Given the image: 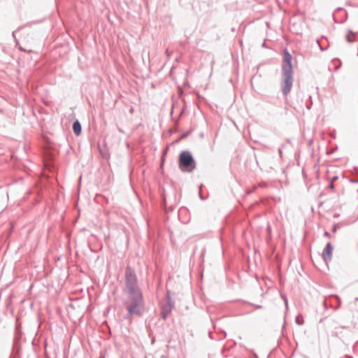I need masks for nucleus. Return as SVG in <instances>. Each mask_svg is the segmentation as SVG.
<instances>
[{"label": "nucleus", "mask_w": 358, "mask_h": 358, "mask_svg": "<svg viewBox=\"0 0 358 358\" xmlns=\"http://www.w3.org/2000/svg\"><path fill=\"white\" fill-rule=\"evenodd\" d=\"M164 304H169L171 306V307H174L175 303L172 300L171 296H170V292L167 291L166 296V303Z\"/></svg>", "instance_id": "nucleus-7"}, {"label": "nucleus", "mask_w": 358, "mask_h": 358, "mask_svg": "<svg viewBox=\"0 0 358 358\" xmlns=\"http://www.w3.org/2000/svg\"><path fill=\"white\" fill-rule=\"evenodd\" d=\"M324 307L327 308L326 301H324Z\"/></svg>", "instance_id": "nucleus-27"}, {"label": "nucleus", "mask_w": 358, "mask_h": 358, "mask_svg": "<svg viewBox=\"0 0 358 358\" xmlns=\"http://www.w3.org/2000/svg\"><path fill=\"white\" fill-rule=\"evenodd\" d=\"M338 179V176H335L333 178H331L330 182L334 183V182L337 180Z\"/></svg>", "instance_id": "nucleus-11"}, {"label": "nucleus", "mask_w": 358, "mask_h": 358, "mask_svg": "<svg viewBox=\"0 0 358 358\" xmlns=\"http://www.w3.org/2000/svg\"><path fill=\"white\" fill-rule=\"evenodd\" d=\"M349 34H354L353 31L352 30L348 31Z\"/></svg>", "instance_id": "nucleus-23"}, {"label": "nucleus", "mask_w": 358, "mask_h": 358, "mask_svg": "<svg viewBox=\"0 0 358 358\" xmlns=\"http://www.w3.org/2000/svg\"><path fill=\"white\" fill-rule=\"evenodd\" d=\"M331 296L334 297L337 301H338V303H337V305L336 306H331L330 307L331 308H334L336 310H338L341 308V298L339 297V296H338L336 294H332V295H331Z\"/></svg>", "instance_id": "nucleus-8"}, {"label": "nucleus", "mask_w": 358, "mask_h": 358, "mask_svg": "<svg viewBox=\"0 0 358 358\" xmlns=\"http://www.w3.org/2000/svg\"><path fill=\"white\" fill-rule=\"evenodd\" d=\"M338 216H339L338 214H334V217H338Z\"/></svg>", "instance_id": "nucleus-24"}, {"label": "nucleus", "mask_w": 358, "mask_h": 358, "mask_svg": "<svg viewBox=\"0 0 358 358\" xmlns=\"http://www.w3.org/2000/svg\"><path fill=\"white\" fill-rule=\"evenodd\" d=\"M173 307L169 304H161L160 306V315L163 320H166L169 315L171 313Z\"/></svg>", "instance_id": "nucleus-5"}, {"label": "nucleus", "mask_w": 358, "mask_h": 358, "mask_svg": "<svg viewBox=\"0 0 358 358\" xmlns=\"http://www.w3.org/2000/svg\"><path fill=\"white\" fill-rule=\"evenodd\" d=\"M161 358H166L165 356L162 355L161 356Z\"/></svg>", "instance_id": "nucleus-29"}, {"label": "nucleus", "mask_w": 358, "mask_h": 358, "mask_svg": "<svg viewBox=\"0 0 358 358\" xmlns=\"http://www.w3.org/2000/svg\"><path fill=\"white\" fill-rule=\"evenodd\" d=\"M337 227H338L337 224H334V225L333 226V227H332V231H333L334 233H335V232L336 231V230H337Z\"/></svg>", "instance_id": "nucleus-13"}, {"label": "nucleus", "mask_w": 358, "mask_h": 358, "mask_svg": "<svg viewBox=\"0 0 358 358\" xmlns=\"http://www.w3.org/2000/svg\"><path fill=\"white\" fill-rule=\"evenodd\" d=\"M345 39L346 41L348 42V43H352L353 42V40L349 36V35H347L345 36Z\"/></svg>", "instance_id": "nucleus-10"}, {"label": "nucleus", "mask_w": 358, "mask_h": 358, "mask_svg": "<svg viewBox=\"0 0 358 358\" xmlns=\"http://www.w3.org/2000/svg\"><path fill=\"white\" fill-rule=\"evenodd\" d=\"M262 47H266V43L265 42L263 43Z\"/></svg>", "instance_id": "nucleus-26"}, {"label": "nucleus", "mask_w": 358, "mask_h": 358, "mask_svg": "<svg viewBox=\"0 0 358 358\" xmlns=\"http://www.w3.org/2000/svg\"><path fill=\"white\" fill-rule=\"evenodd\" d=\"M199 196H200L201 199H202V200H204V199H205L202 196V194H201V192H199Z\"/></svg>", "instance_id": "nucleus-21"}, {"label": "nucleus", "mask_w": 358, "mask_h": 358, "mask_svg": "<svg viewBox=\"0 0 358 358\" xmlns=\"http://www.w3.org/2000/svg\"><path fill=\"white\" fill-rule=\"evenodd\" d=\"M255 308H257V309H260V308H262V306H261V305H255Z\"/></svg>", "instance_id": "nucleus-19"}, {"label": "nucleus", "mask_w": 358, "mask_h": 358, "mask_svg": "<svg viewBox=\"0 0 358 358\" xmlns=\"http://www.w3.org/2000/svg\"><path fill=\"white\" fill-rule=\"evenodd\" d=\"M357 192H358V189H357Z\"/></svg>", "instance_id": "nucleus-32"}, {"label": "nucleus", "mask_w": 358, "mask_h": 358, "mask_svg": "<svg viewBox=\"0 0 358 358\" xmlns=\"http://www.w3.org/2000/svg\"><path fill=\"white\" fill-rule=\"evenodd\" d=\"M324 236H326V237H331V235H330V234H329V232L325 231V232L324 233Z\"/></svg>", "instance_id": "nucleus-16"}, {"label": "nucleus", "mask_w": 358, "mask_h": 358, "mask_svg": "<svg viewBox=\"0 0 358 358\" xmlns=\"http://www.w3.org/2000/svg\"><path fill=\"white\" fill-rule=\"evenodd\" d=\"M336 10H343V8H338Z\"/></svg>", "instance_id": "nucleus-25"}, {"label": "nucleus", "mask_w": 358, "mask_h": 358, "mask_svg": "<svg viewBox=\"0 0 358 358\" xmlns=\"http://www.w3.org/2000/svg\"><path fill=\"white\" fill-rule=\"evenodd\" d=\"M349 358H352V357H350Z\"/></svg>", "instance_id": "nucleus-31"}, {"label": "nucleus", "mask_w": 358, "mask_h": 358, "mask_svg": "<svg viewBox=\"0 0 358 358\" xmlns=\"http://www.w3.org/2000/svg\"><path fill=\"white\" fill-rule=\"evenodd\" d=\"M333 250L334 248L331 243H327L325 248L322 250V257L325 262L327 263L331 260Z\"/></svg>", "instance_id": "nucleus-4"}, {"label": "nucleus", "mask_w": 358, "mask_h": 358, "mask_svg": "<svg viewBox=\"0 0 358 358\" xmlns=\"http://www.w3.org/2000/svg\"><path fill=\"white\" fill-rule=\"evenodd\" d=\"M178 165L182 172L191 173L196 168V162L188 150H183L180 152L178 158Z\"/></svg>", "instance_id": "nucleus-3"}, {"label": "nucleus", "mask_w": 358, "mask_h": 358, "mask_svg": "<svg viewBox=\"0 0 358 358\" xmlns=\"http://www.w3.org/2000/svg\"><path fill=\"white\" fill-rule=\"evenodd\" d=\"M351 182L357 183L358 182V178L357 179H352L350 180Z\"/></svg>", "instance_id": "nucleus-17"}, {"label": "nucleus", "mask_w": 358, "mask_h": 358, "mask_svg": "<svg viewBox=\"0 0 358 358\" xmlns=\"http://www.w3.org/2000/svg\"><path fill=\"white\" fill-rule=\"evenodd\" d=\"M72 128L76 136H78L81 134L82 127L81 124L78 120H76L75 122H73Z\"/></svg>", "instance_id": "nucleus-6"}, {"label": "nucleus", "mask_w": 358, "mask_h": 358, "mask_svg": "<svg viewBox=\"0 0 358 358\" xmlns=\"http://www.w3.org/2000/svg\"><path fill=\"white\" fill-rule=\"evenodd\" d=\"M125 286L126 298L124 305L127 315L124 318L128 320L134 316L142 317L145 311L144 298L135 271L129 266L125 269Z\"/></svg>", "instance_id": "nucleus-1"}, {"label": "nucleus", "mask_w": 358, "mask_h": 358, "mask_svg": "<svg viewBox=\"0 0 358 358\" xmlns=\"http://www.w3.org/2000/svg\"><path fill=\"white\" fill-rule=\"evenodd\" d=\"M292 57L287 49L283 50V60L282 63L281 89L284 96L291 91L294 82V71L292 64Z\"/></svg>", "instance_id": "nucleus-2"}, {"label": "nucleus", "mask_w": 358, "mask_h": 358, "mask_svg": "<svg viewBox=\"0 0 358 358\" xmlns=\"http://www.w3.org/2000/svg\"><path fill=\"white\" fill-rule=\"evenodd\" d=\"M166 54L167 57L170 56V53L168 50H166Z\"/></svg>", "instance_id": "nucleus-20"}, {"label": "nucleus", "mask_w": 358, "mask_h": 358, "mask_svg": "<svg viewBox=\"0 0 358 358\" xmlns=\"http://www.w3.org/2000/svg\"><path fill=\"white\" fill-rule=\"evenodd\" d=\"M329 189H334V183L330 182L329 185Z\"/></svg>", "instance_id": "nucleus-15"}, {"label": "nucleus", "mask_w": 358, "mask_h": 358, "mask_svg": "<svg viewBox=\"0 0 358 358\" xmlns=\"http://www.w3.org/2000/svg\"><path fill=\"white\" fill-rule=\"evenodd\" d=\"M20 49L22 51L26 52V50H24V49H23V48H20Z\"/></svg>", "instance_id": "nucleus-28"}, {"label": "nucleus", "mask_w": 358, "mask_h": 358, "mask_svg": "<svg viewBox=\"0 0 358 358\" xmlns=\"http://www.w3.org/2000/svg\"><path fill=\"white\" fill-rule=\"evenodd\" d=\"M282 298L285 301V306L287 307L288 303H287V299L286 296H282Z\"/></svg>", "instance_id": "nucleus-14"}, {"label": "nucleus", "mask_w": 358, "mask_h": 358, "mask_svg": "<svg viewBox=\"0 0 358 358\" xmlns=\"http://www.w3.org/2000/svg\"><path fill=\"white\" fill-rule=\"evenodd\" d=\"M354 327L358 329V321H356L354 324Z\"/></svg>", "instance_id": "nucleus-18"}, {"label": "nucleus", "mask_w": 358, "mask_h": 358, "mask_svg": "<svg viewBox=\"0 0 358 358\" xmlns=\"http://www.w3.org/2000/svg\"><path fill=\"white\" fill-rule=\"evenodd\" d=\"M258 186L260 187H266L267 186V185L265 182H262V183H259L258 185Z\"/></svg>", "instance_id": "nucleus-12"}, {"label": "nucleus", "mask_w": 358, "mask_h": 358, "mask_svg": "<svg viewBox=\"0 0 358 358\" xmlns=\"http://www.w3.org/2000/svg\"><path fill=\"white\" fill-rule=\"evenodd\" d=\"M295 322L299 324V325H301L303 324V320L302 318V316L301 315L299 314L296 318H295Z\"/></svg>", "instance_id": "nucleus-9"}, {"label": "nucleus", "mask_w": 358, "mask_h": 358, "mask_svg": "<svg viewBox=\"0 0 358 358\" xmlns=\"http://www.w3.org/2000/svg\"><path fill=\"white\" fill-rule=\"evenodd\" d=\"M187 136V134H183L182 138H185Z\"/></svg>", "instance_id": "nucleus-22"}, {"label": "nucleus", "mask_w": 358, "mask_h": 358, "mask_svg": "<svg viewBox=\"0 0 358 358\" xmlns=\"http://www.w3.org/2000/svg\"><path fill=\"white\" fill-rule=\"evenodd\" d=\"M355 301H358V297H356L355 298Z\"/></svg>", "instance_id": "nucleus-30"}]
</instances>
